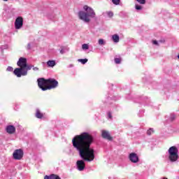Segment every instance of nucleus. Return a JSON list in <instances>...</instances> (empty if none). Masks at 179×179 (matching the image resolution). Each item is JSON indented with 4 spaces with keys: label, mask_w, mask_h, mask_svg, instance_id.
<instances>
[{
    "label": "nucleus",
    "mask_w": 179,
    "mask_h": 179,
    "mask_svg": "<svg viewBox=\"0 0 179 179\" xmlns=\"http://www.w3.org/2000/svg\"><path fill=\"white\" fill-rule=\"evenodd\" d=\"M93 141V136L88 132H83L72 139L73 147L78 152L80 157L85 162L94 160V150L90 148Z\"/></svg>",
    "instance_id": "obj_1"
},
{
    "label": "nucleus",
    "mask_w": 179,
    "mask_h": 179,
    "mask_svg": "<svg viewBox=\"0 0 179 179\" xmlns=\"http://www.w3.org/2000/svg\"><path fill=\"white\" fill-rule=\"evenodd\" d=\"M17 65L20 66V68H16L13 71L14 75H15L17 78L27 76V71L33 68V65H27V59L24 57H20L17 62Z\"/></svg>",
    "instance_id": "obj_2"
},
{
    "label": "nucleus",
    "mask_w": 179,
    "mask_h": 179,
    "mask_svg": "<svg viewBox=\"0 0 179 179\" xmlns=\"http://www.w3.org/2000/svg\"><path fill=\"white\" fill-rule=\"evenodd\" d=\"M83 10L78 12V17L80 20H83L85 23H90L91 19H96V11L93 8L85 5L83 7Z\"/></svg>",
    "instance_id": "obj_3"
},
{
    "label": "nucleus",
    "mask_w": 179,
    "mask_h": 179,
    "mask_svg": "<svg viewBox=\"0 0 179 179\" xmlns=\"http://www.w3.org/2000/svg\"><path fill=\"white\" fill-rule=\"evenodd\" d=\"M168 153L169 162L174 163L178 160V148L177 147H171L168 150Z\"/></svg>",
    "instance_id": "obj_4"
},
{
    "label": "nucleus",
    "mask_w": 179,
    "mask_h": 179,
    "mask_svg": "<svg viewBox=\"0 0 179 179\" xmlns=\"http://www.w3.org/2000/svg\"><path fill=\"white\" fill-rule=\"evenodd\" d=\"M37 82H38V87H40V89H41V90H43V92H45V90H48L47 85H48V80H45L41 78H38L37 80Z\"/></svg>",
    "instance_id": "obj_5"
},
{
    "label": "nucleus",
    "mask_w": 179,
    "mask_h": 179,
    "mask_svg": "<svg viewBox=\"0 0 179 179\" xmlns=\"http://www.w3.org/2000/svg\"><path fill=\"white\" fill-rule=\"evenodd\" d=\"M24 155V153L23 152V150L17 149L14 150L13 153V159H14V160H22Z\"/></svg>",
    "instance_id": "obj_6"
},
{
    "label": "nucleus",
    "mask_w": 179,
    "mask_h": 179,
    "mask_svg": "<svg viewBox=\"0 0 179 179\" xmlns=\"http://www.w3.org/2000/svg\"><path fill=\"white\" fill-rule=\"evenodd\" d=\"M48 90H51V89H55L58 87V81L55 79L49 78L48 79Z\"/></svg>",
    "instance_id": "obj_7"
},
{
    "label": "nucleus",
    "mask_w": 179,
    "mask_h": 179,
    "mask_svg": "<svg viewBox=\"0 0 179 179\" xmlns=\"http://www.w3.org/2000/svg\"><path fill=\"white\" fill-rule=\"evenodd\" d=\"M23 27V17H17L15 21V29L20 30Z\"/></svg>",
    "instance_id": "obj_8"
},
{
    "label": "nucleus",
    "mask_w": 179,
    "mask_h": 179,
    "mask_svg": "<svg viewBox=\"0 0 179 179\" xmlns=\"http://www.w3.org/2000/svg\"><path fill=\"white\" fill-rule=\"evenodd\" d=\"M129 159L131 163H138L139 162V157L135 152H131L129 155Z\"/></svg>",
    "instance_id": "obj_9"
},
{
    "label": "nucleus",
    "mask_w": 179,
    "mask_h": 179,
    "mask_svg": "<svg viewBox=\"0 0 179 179\" xmlns=\"http://www.w3.org/2000/svg\"><path fill=\"white\" fill-rule=\"evenodd\" d=\"M76 166L78 171H83L85 168L86 167V164H85V161L83 160H78L76 162Z\"/></svg>",
    "instance_id": "obj_10"
},
{
    "label": "nucleus",
    "mask_w": 179,
    "mask_h": 179,
    "mask_svg": "<svg viewBox=\"0 0 179 179\" xmlns=\"http://www.w3.org/2000/svg\"><path fill=\"white\" fill-rule=\"evenodd\" d=\"M101 136L103 139H107L108 141H113V137L110 135V132L107 130L101 131Z\"/></svg>",
    "instance_id": "obj_11"
},
{
    "label": "nucleus",
    "mask_w": 179,
    "mask_h": 179,
    "mask_svg": "<svg viewBox=\"0 0 179 179\" xmlns=\"http://www.w3.org/2000/svg\"><path fill=\"white\" fill-rule=\"evenodd\" d=\"M6 131L7 134L12 135V134H15V132H16V128L13 125H8L6 127Z\"/></svg>",
    "instance_id": "obj_12"
},
{
    "label": "nucleus",
    "mask_w": 179,
    "mask_h": 179,
    "mask_svg": "<svg viewBox=\"0 0 179 179\" xmlns=\"http://www.w3.org/2000/svg\"><path fill=\"white\" fill-rule=\"evenodd\" d=\"M44 179H61V178L55 174H52L50 176H45Z\"/></svg>",
    "instance_id": "obj_13"
},
{
    "label": "nucleus",
    "mask_w": 179,
    "mask_h": 179,
    "mask_svg": "<svg viewBox=\"0 0 179 179\" xmlns=\"http://www.w3.org/2000/svg\"><path fill=\"white\" fill-rule=\"evenodd\" d=\"M47 65L49 68H54V66L57 65V63L55 62V60H49L47 62Z\"/></svg>",
    "instance_id": "obj_14"
},
{
    "label": "nucleus",
    "mask_w": 179,
    "mask_h": 179,
    "mask_svg": "<svg viewBox=\"0 0 179 179\" xmlns=\"http://www.w3.org/2000/svg\"><path fill=\"white\" fill-rule=\"evenodd\" d=\"M112 40L114 41V43H119L120 42V36H118L117 34L113 35Z\"/></svg>",
    "instance_id": "obj_15"
},
{
    "label": "nucleus",
    "mask_w": 179,
    "mask_h": 179,
    "mask_svg": "<svg viewBox=\"0 0 179 179\" xmlns=\"http://www.w3.org/2000/svg\"><path fill=\"white\" fill-rule=\"evenodd\" d=\"M36 118H43V113L38 109H36Z\"/></svg>",
    "instance_id": "obj_16"
},
{
    "label": "nucleus",
    "mask_w": 179,
    "mask_h": 179,
    "mask_svg": "<svg viewBox=\"0 0 179 179\" xmlns=\"http://www.w3.org/2000/svg\"><path fill=\"white\" fill-rule=\"evenodd\" d=\"M82 49L84 50V51H86V50H89V44L88 43L83 44Z\"/></svg>",
    "instance_id": "obj_17"
},
{
    "label": "nucleus",
    "mask_w": 179,
    "mask_h": 179,
    "mask_svg": "<svg viewBox=\"0 0 179 179\" xmlns=\"http://www.w3.org/2000/svg\"><path fill=\"white\" fill-rule=\"evenodd\" d=\"M154 133H155V130L153 129V128H150L147 131V134L149 136L152 135Z\"/></svg>",
    "instance_id": "obj_18"
},
{
    "label": "nucleus",
    "mask_w": 179,
    "mask_h": 179,
    "mask_svg": "<svg viewBox=\"0 0 179 179\" xmlns=\"http://www.w3.org/2000/svg\"><path fill=\"white\" fill-rule=\"evenodd\" d=\"M98 44L99 45H104V44H106V42L104 41V39L100 38L98 41Z\"/></svg>",
    "instance_id": "obj_19"
},
{
    "label": "nucleus",
    "mask_w": 179,
    "mask_h": 179,
    "mask_svg": "<svg viewBox=\"0 0 179 179\" xmlns=\"http://www.w3.org/2000/svg\"><path fill=\"white\" fill-rule=\"evenodd\" d=\"M78 62H81V64H83V65H85V64H86V62H87V59H79Z\"/></svg>",
    "instance_id": "obj_20"
},
{
    "label": "nucleus",
    "mask_w": 179,
    "mask_h": 179,
    "mask_svg": "<svg viewBox=\"0 0 179 179\" xmlns=\"http://www.w3.org/2000/svg\"><path fill=\"white\" fill-rule=\"evenodd\" d=\"M170 121H174L176 120V114L171 113L169 117Z\"/></svg>",
    "instance_id": "obj_21"
},
{
    "label": "nucleus",
    "mask_w": 179,
    "mask_h": 179,
    "mask_svg": "<svg viewBox=\"0 0 179 179\" xmlns=\"http://www.w3.org/2000/svg\"><path fill=\"white\" fill-rule=\"evenodd\" d=\"M106 15L108 16V17H113V16H114V13L112 11H108L106 12Z\"/></svg>",
    "instance_id": "obj_22"
},
{
    "label": "nucleus",
    "mask_w": 179,
    "mask_h": 179,
    "mask_svg": "<svg viewBox=\"0 0 179 179\" xmlns=\"http://www.w3.org/2000/svg\"><path fill=\"white\" fill-rule=\"evenodd\" d=\"M112 2L113 5H120V2H121V0H112Z\"/></svg>",
    "instance_id": "obj_23"
},
{
    "label": "nucleus",
    "mask_w": 179,
    "mask_h": 179,
    "mask_svg": "<svg viewBox=\"0 0 179 179\" xmlns=\"http://www.w3.org/2000/svg\"><path fill=\"white\" fill-rule=\"evenodd\" d=\"M138 3H141V5H145L146 3V0H136Z\"/></svg>",
    "instance_id": "obj_24"
},
{
    "label": "nucleus",
    "mask_w": 179,
    "mask_h": 179,
    "mask_svg": "<svg viewBox=\"0 0 179 179\" xmlns=\"http://www.w3.org/2000/svg\"><path fill=\"white\" fill-rule=\"evenodd\" d=\"M135 8L136 9V10H142V6H139L138 4L135 5Z\"/></svg>",
    "instance_id": "obj_25"
},
{
    "label": "nucleus",
    "mask_w": 179,
    "mask_h": 179,
    "mask_svg": "<svg viewBox=\"0 0 179 179\" xmlns=\"http://www.w3.org/2000/svg\"><path fill=\"white\" fill-rule=\"evenodd\" d=\"M115 64H121V59L120 58H115Z\"/></svg>",
    "instance_id": "obj_26"
},
{
    "label": "nucleus",
    "mask_w": 179,
    "mask_h": 179,
    "mask_svg": "<svg viewBox=\"0 0 179 179\" xmlns=\"http://www.w3.org/2000/svg\"><path fill=\"white\" fill-rule=\"evenodd\" d=\"M6 71H8V72H12L13 71V67L12 66H8L6 69Z\"/></svg>",
    "instance_id": "obj_27"
},
{
    "label": "nucleus",
    "mask_w": 179,
    "mask_h": 179,
    "mask_svg": "<svg viewBox=\"0 0 179 179\" xmlns=\"http://www.w3.org/2000/svg\"><path fill=\"white\" fill-rule=\"evenodd\" d=\"M27 50H31V44L28 43L27 45Z\"/></svg>",
    "instance_id": "obj_28"
},
{
    "label": "nucleus",
    "mask_w": 179,
    "mask_h": 179,
    "mask_svg": "<svg viewBox=\"0 0 179 179\" xmlns=\"http://www.w3.org/2000/svg\"><path fill=\"white\" fill-rule=\"evenodd\" d=\"M152 43L155 44V45H159V42H157V41H153Z\"/></svg>",
    "instance_id": "obj_29"
},
{
    "label": "nucleus",
    "mask_w": 179,
    "mask_h": 179,
    "mask_svg": "<svg viewBox=\"0 0 179 179\" xmlns=\"http://www.w3.org/2000/svg\"><path fill=\"white\" fill-rule=\"evenodd\" d=\"M60 54H65V50L64 48L60 50Z\"/></svg>",
    "instance_id": "obj_30"
},
{
    "label": "nucleus",
    "mask_w": 179,
    "mask_h": 179,
    "mask_svg": "<svg viewBox=\"0 0 179 179\" xmlns=\"http://www.w3.org/2000/svg\"><path fill=\"white\" fill-rule=\"evenodd\" d=\"M33 71H38V67H34V66H32Z\"/></svg>",
    "instance_id": "obj_31"
},
{
    "label": "nucleus",
    "mask_w": 179,
    "mask_h": 179,
    "mask_svg": "<svg viewBox=\"0 0 179 179\" xmlns=\"http://www.w3.org/2000/svg\"><path fill=\"white\" fill-rule=\"evenodd\" d=\"M108 118H113V116L111 115V113H108Z\"/></svg>",
    "instance_id": "obj_32"
},
{
    "label": "nucleus",
    "mask_w": 179,
    "mask_h": 179,
    "mask_svg": "<svg viewBox=\"0 0 179 179\" xmlns=\"http://www.w3.org/2000/svg\"><path fill=\"white\" fill-rule=\"evenodd\" d=\"M3 1H4V2H7L8 0H3Z\"/></svg>",
    "instance_id": "obj_33"
},
{
    "label": "nucleus",
    "mask_w": 179,
    "mask_h": 179,
    "mask_svg": "<svg viewBox=\"0 0 179 179\" xmlns=\"http://www.w3.org/2000/svg\"><path fill=\"white\" fill-rule=\"evenodd\" d=\"M162 179H168L167 178H162Z\"/></svg>",
    "instance_id": "obj_34"
}]
</instances>
